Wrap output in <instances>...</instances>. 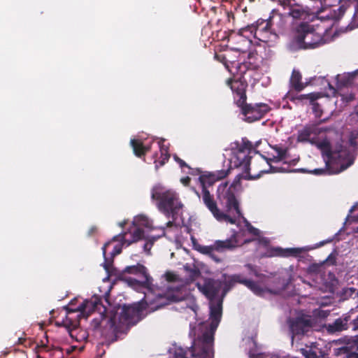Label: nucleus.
I'll return each mask as SVG.
<instances>
[{
  "label": "nucleus",
  "instance_id": "4",
  "mask_svg": "<svg viewBox=\"0 0 358 358\" xmlns=\"http://www.w3.org/2000/svg\"><path fill=\"white\" fill-rule=\"evenodd\" d=\"M293 42L299 49H315L325 43V40L315 31L313 25L301 22L294 29Z\"/></svg>",
  "mask_w": 358,
  "mask_h": 358
},
{
  "label": "nucleus",
  "instance_id": "14",
  "mask_svg": "<svg viewBox=\"0 0 358 358\" xmlns=\"http://www.w3.org/2000/svg\"><path fill=\"white\" fill-rule=\"evenodd\" d=\"M227 84L230 87L234 97L236 104L242 106L247 101L246 90L248 83L245 80L241 78L232 79L229 78Z\"/></svg>",
  "mask_w": 358,
  "mask_h": 358
},
{
  "label": "nucleus",
  "instance_id": "63",
  "mask_svg": "<svg viewBox=\"0 0 358 358\" xmlns=\"http://www.w3.org/2000/svg\"><path fill=\"white\" fill-rule=\"evenodd\" d=\"M317 268V266H315V265H313V266H311V267H310V268H311V269H313V268Z\"/></svg>",
  "mask_w": 358,
  "mask_h": 358
},
{
  "label": "nucleus",
  "instance_id": "38",
  "mask_svg": "<svg viewBox=\"0 0 358 358\" xmlns=\"http://www.w3.org/2000/svg\"><path fill=\"white\" fill-rule=\"evenodd\" d=\"M273 150L277 152V154H278L277 155L278 156L279 159H285L287 158V148H282L278 145H275L273 147Z\"/></svg>",
  "mask_w": 358,
  "mask_h": 358
},
{
  "label": "nucleus",
  "instance_id": "16",
  "mask_svg": "<svg viewBox=\"0 0 358 358\" xmlns=\"http://www.w3.org/2000/svg\"><path fill=\"white\" fill-rule=\"evenodd\" d=\"M196 287L199 291L209 299L210 302H211L215 301V299L218 295L222 288V283L220 281L213 278H206L202 284L197 282Z\"/></svg>",
  "mask_w": 358,
  "mask_h": 358
},
{
  "label": "nucleus",
  "instance_id": "20",
  "mask_svg": "<svg viewBox=\"0 0 358 358\" xmlns=\"http://www.w3.org/2000/svg\"><path fill=\"white\" fill-rule=\"evenodd\" d=\"M102 306L101 299L97 296H92L89 300H85L78 308L83 316L87 317L92 312L100 310Z\"/></svg>",
  "mask_w": 358,
  "mask_h": 358
},
{
  "label": "nucleus",
  "instance_id": "43",
  "mask_svg": "<svg viewBox=\"0 0 358 358\" xmlns=\"http://www.w3.org/2000/svg\"><path fill=\"white\" fill-rule=\"evenodd\" d=\"M249 358H265L264 353L257 352L255 349H250L248 352Z\"/></svg>",
  "mask_w": 358,
  "mask_h": 358
},
{
  "label": "nucleus",
  "instance_id": "3",
  "mask_svg": "<svg viewBox=\"0 0 358 358\" xmlns=\"http://www.w3.org/2000/svg\"><path fill=\"white\" fill-rule=\"evenodd\" d=\"M253 149L252 143L246 138H242L241 142L236 141L232 147V157L230 163L234 167H242L243 171L237 176L238 181L240 178L245 180H254L260 177V174L251 175L249 172L251 157L250 154Z\"/></svg>",
  "mask_w": 358,
  "mask_h": 358
},
{
  "label": "nucleus",
  "instance_id": "33",
  "mask_svg": "<svg viewBox=\"0 0 358 358\" xmlns=\"http://www.w3.org/2000/svg\"><path fill=\"white\" fill-rule=\"evenodd\" d=\"M173 159L179 164L181 169L187 168L189 170V171L188 172L189 174L195 175L200 174L201 173V171L199 169H194L191 168L184 160L180 159L178 155H174Z\"/></svg>",
  "mask_w": 358,
  "mask_h": 358
},
{
  "label": "nucleus",
  "instance_id": "39",
  "mask_svg": "<svg viewBox=\"0 0 358 358\" xmlns=\"http://www.w3.org/2000/svg\"><path fill=\"white\" fill-rule=\"evenodd\" d=\"M235 282L233 280L232 277L230 275L228 278V280H225L224 282V287L223 289V296L229 290L231 289L234 285Z\"/></svg>",
  "mask_w": 358,
  "mask_h": 358
},
{
  "label": "nucleus",
  "instance_id": "10",
  "mask_svg": "<svg viewBox=\"0 0 358 358\" xmlns=\"http://www.w3.org/2000/svg\"><path fill=\"white\" fill-rule=\"evenodd\" d=\"M134 225L136 227L132 231H127L123 234L122 241L129 245L134 243L145 238L144 231L142 227L149 229H152V221L143 215L136 216L134 221Z\"/></svg>",
  "mask_w": 358,
  "mask_h": 358
},
{
  "label": "nucleus",
  "instance_id": "45",
  "mask_svg": "<svg viewBox=\"0 0 358 358\" xmlns=\"http://www.w3.org/2000/svg\"><path fill=\"white\" fill-rule=\"evenodd\" d=\"M164 140L162 139L159 141V150L161 154H169V147L164 145Z\"/></svg>",
  "mask_w": 358,
  "mask_h": 358
},
{
  "label": "nucleus",
  "instance_id": "31",
  "mask_svg": "<svg viewBox=\"0 0 358 358\" xmlns=\"http://www.w3.org/2000/svg\"><path fill=\"white\" fill-rule=\"evenodd\" d=\"M301 248H287L283 250L282 248H278L275 250V255L281 256V257H289V256H294L296 257L302 252Z\"/></svg>",
  "mask_w": 358,
  "mask_h": 358
},
{
  "label": "nucleus",
  "instance_id": "48",
  "mask_svg": "<svg viewBox=\"0 0 358 358\" xmlns=\"http://www.w3.org/2000/svg\"><path fill=\"white\" fill-rule=\"evenodd\" d=\"M101 320L99 318L93 319L91 322V326L94 329H96L100 327Z\"/></svg>",
  "mask_w": 358,
  "mask_h": 358
},
{
  "label": "nucleus",
  "instance_id": "6",
  "mask_svg": "<svg viewBox=\"0 0 358 358\" xmlns=\"http://www.w3.org/2000/svg\"><path fill=\"white\" fill-rule=\"evenodd\" d=\"M247 31L255 38L264 43L275 41L278 37L266 20L263 19H259L255 23L240 29L238 33L240 36H245Z\"/></svg>",
  "mask_w": 358,
  "mask_h": 358
},
{
  "label": "nucleus",
  "instance_id": "52",
  "mask_svg": "<svg viewBox=\"0 0 358 358\" xmlns=\"http://www.w3.org/2000/svg\"><path fill=\"white\" fill-rule=\"evenodd\" d=\"M153 245V242H150V243H145L143 245V249L145 252H149L152 246Z\"/></svg>",
  "mask_w": 358,
  "mask_h": 358
},
{
  "label": "nucleus",
  "instance_id": "11",
  "mask_svg": "<svg viewBox=\"0 0 358 358\" xmlns=\"http://www.w3.org/2000/svg\"><path fill=\"white\" fill-rule=\"evenodd\" d=\"M314 145L328 157L329 161L344 163L343 162L345 159L348 161V159H352L349 150L341 145L338 148L333 150L331 143L327 138H324L319 142L316 140V144Z\"/></svg>",
  "mask_w": 358,
  "mask_h": 358
},
{
  "label": "nucleus",
  "instance_id": "60",
  "mask_svg": "<svg viewBox=\"0 0 358 358\" xmlns=\"http://www.w3.org/2000/svg\"><path fill=\"white\" fill-rule=\"evenodd\" d=\"M109 267H110V264H108V263H105L104 264V268L106 271H108L109 270Z\"/></svg>",
  "mask_w": 358,
  "mask_h": 358
},
{
  "label": "nucleus",
  "instance_id": "19",
  "mask_svg": "<svg viewBox=\"0 0 358 358\" xmlns=\"http://www.w3.org/2000/svg\"><path fill=\"white\" fill-rule=\"evenodd\" d=\"M322 131V129L318 127L317 124H307L298 131L297 141L301 143L308 142L312 145L316 144L317 136Z\"/></svg>",
  "mask_w": 358,
  "mask_h": 358
},
{
  "label": "nucleus",
  "instance_id": "27",
  "mask_svg": "<svg viewBox=\"0 0 358 358\" xmlns=\"http://www.w3.org/2000/svg\"><path fill=\"white\" fill-rule=\"evenodd\" d=\"M250 289L255 294L259 296H264L266 294H277L278 292L273 291L271 289L262 287L258 282L250 280L249 285L247 287Z\"/></svg>",
  "mask_w": 358,
  "mask_h": 358
},
{
  "label": "nucleus",
  "instance_id": "54",
  "mask_svg": "<svg viewBox=\"0 0 358 358\" xmlns=\"http://www.w3.org/2000/svg\"><path fill=\"white\" fill-rule=\"evenodd\" d=\"M248 230H249V231L251 234H252L254 235H258L259 234V230L257 228H255V227H254L252 226H250L249 227Z\"/></svg>",
  "mask_w": 358,
  "mask_h": 358
},
{
  "label": "nucleus",
  "instance_id": "34",
  "mask_svg": "<svg viewBox=\"0 0 358 358\" xmlns=\"http://www.w3.org/2000/svg\"><path fill=\"white\" fill-rule=\"evenodd\" d=\"M336 355H346V358H358L357 352L349 351L348 346H343L335 350Z\"/></svg>",
  "mask_w": 358,
  "mask_h": 358
},
{
  "label": "nucleus",
  "instance_id": "41",
  "mask_svg": "<svg viewBox=\"0 0 358 358\" xmlns=\"http://www.w3.org/2000/svg\"><path fill=\"white\" fill-rule=\"evenodd\" d=\"M342 100L346 103H350L354 101L356 98V95L352 92H347L341 94Z\"/></svg>",
  "mask_w": 358,
  "mask_h": 358
},
{
  "label": "nucleus",
  "instance_id": "5",
  "mask_svg": "<svg viewBox=\"0 0 358 358\" xmlns=\"http://www.w3.org/2000/svg\"><path fill=\"white\" fill-rule=\"evenodd\" d=\"M213 351V345L208 343V341L202 336H199L194 339L190 348H176L174 358H203L204 355H207V354Z\"/></svg>",
  "mask_w": 358,
  "mask_h": 358
},
{
  "label": "nucleus",
  "instance_id": "49",
  "mask_svg": "<svg viewBox=\"0 0 358 358\" xmlns=\"http://www.w3.org/2000/svg\"><path fill=\"white\" fill-rule=\"evenodd\" d=\"M201 275V272L198 269H192L190 273V278L192 280L197 278Z\"/></svg>",
  "mask_w": 358,
  "mask_h": 358
},
{
  "label": "nucleus",
  "instance_id": "25",
  "mask_svg": "<svg viewBox=\"0 0 358 358\" xmlns=\"http://www.w3.org/2000/svg\"><path fill=\"white\" fill-rule=\"evenodd\" d=\"M289 84L291 87L297 92L302 91L307 86V83L302 82L301 73L296 70H293Z\"/></svg>",
  "mask_w": 358,
  "mask_h": 358
},
{
  "label": "nucleus",
  "instance_id": "35",
  "mask_svg": "<svg viewBox=\"0 0 358 358\" xmlns=\"http://www.w3.org/2000/svg\"><path fill=\"white\" fill-rule=\"evenodd\" d=\"M347 8V6L345 5H341L338 9L333 10V13H331V17L335 21L340 20L344 15Z\"/></svg>",
  "mask_w": 358,
  "mask_h": 358
},
{
  "label": "nucleus",
  "instance_id": "50",
  "mask_svg": "<svg viewBox=\"0 0 358 358\" xmlns=\"http://www.w3.org/2000/svg\"><path fill=\"white\" fill-rule=\"evenodd\" d=\"M338 82L340 83L341 85L345 86L350 83V78H339V76H337Z\"/></svg>",
  "mask_w": 358,
  "mask_h": 358
},
{
  "label": "nucleus",
  "instance_id": "29",
  "mask_svg": "<svg viewBox=\"0 0 358 358\" xmlns=\"http://www.w3.org/2000/svg\"><path fill=\"white\" fill-rule=\"evenodd\" d=\"M262 157L264 158L267 164L269 165V169L268 170H261L258 174H260V176L264 173H278V172H283L284 169L282 167H278L275 166H272L271 164V162H279L280 161L284 160V159H279L278 156H273L272 158H267L263 155H262Z\"/></svg>",
  "mask_w": 358,
  "mask_h": 358
},
{
  "label": "nucleus",
  "instance_id": "40",
  "mask_svg": "<svg viewBox=\"0 0 358 358\" xmlns=\"http://www.w3.org/2000/svg\"><path fill=\"white\" fill-rule=\"evenodd\" d=\"M351 329L353 331H358V314L354 316L350 314Z\"/></svg>",
  "mask_w": 358,
  "mask_h": 358
},
{
  "label": "nucleus",
  "instance_id": "42",
  "mask_svg": "<svg viewBox=\"0 0 358 358\" xmlns=\"http://www.w3.org/2000/svg\"><path fill=\"white\" fill-rule=\"evenodd\" d=\"M279 5L282 6L284 9L289 8L292 6L295 3V0H278Z\"/></svg>",
  "mask_w": 358,
  "mask_h": 358
},
{
  "label": "nucleus",
  "instance_id": "37",
  "mask_svg": "<svg viewBox=\"0 0 358 358\" xmlns=\"http://www.w3.org/2000/svg\"><path fill=\"white\" fill-rule=\"evenodd\" d=\"M233 278V280L235 283L243 284L245 286L248 287L251 280H248L245 278L241 274H234L231 275Z\"/></svg>",
  "mask_w": 358,
  "mask_h": 358
},
{
  "label": "nucleus",
  "instance_id": "59",
  "mask_svg": "<svg viewBox=\"0 0 358 358\" xmlns=\"http://www.w3.org/2000/svg\"><path fill=\"white\" fill-rule=\"evenodd\" d=\"M109 243H106L103 248H102V250H103V255H106V247L108 245Z\"/></svg>",
  "mask_w": 358,
  "mask_h": 358
},
{
  "label": "nucleus",
  "instance_id": "61",
  "mask_svg": "<svg viewBox=\"0 0 358 358\" xmlns=\"http://www.w3.org/2000/svg\"><path fill=\"white\" fill-rule=\"evenodd\" d=\"M166 224H167V227H172L173 222L172 221H169Z\"/></svg>",
  "mask_w": 358,
  "mask_h": 358
},
{
  "label": "nucleus",
  "instance_id": "2",
  "mask_svg": "<svg viewBox=\"0 0 358 358\" xmlns=\"http://www.w3.org/2000/svg\"><path fill=\"white\" fill-rule=\"evenodd\" d=\"M152 199L158 201L159 210L168 218L174 221L182 207L178 194L173 189H166L161 185H157L152 189Z\"/></svg>",
  "mask_w": 358,
  "mask_h": 358
},
{
  "label": "nucleus",
  "instance_id": "21",
  "mask_svg": "<svg viewBox=\"0 0 358 358\" xmlns=\"http://www.w3.org/2000/svg\"><path fill=\"white\" fill-rule=\"evenodd\" d=\"M306 348H301V352L305 358H330L327 350L320 348L316 342L310 345H306Z\"/></svg>",
  "mask_w": 358,
  "mask_h": 358
},
{
  "label": "nucleus",
  "instance_id": "30",
  "mask_svg": "<svg viewBox=\"0 0 358 358\" xmlns=\"http://www.w3.org/2000/svg\"><path fill=\"white\" fill-rule=\"evenodd\" d=\"M288 15L294 19H305L308 15V12L303 6L297 4L296 2L289 8Z\"/></svg>",
  "mask_w": 358,
  "mask_h": 358
},
{
  "label": "nucleus",
  "instance_id": "18",
  "mask_svg": "<svg viewBox=\"0 0 358 358\" xmlns=\"http://www.w3.org/2000/svg\"><path fill=\"white\" fill-rule=\"evenodd\" d=\"M129 273L138 275L141 280L138 281L145 288H150L152 285V278L148 273L146 267L141 264L126 266L122 271V274Z\"/></svg>",
  "mask_w": 358,
  "mask_h": 358
},
{
  "label": "nucleus",
  "instance_id": "9",
  "mask_svg": "<svg viewBox=\"0 0 358 358\" xmlns=\"http://www.w3.org/2000/svg\"><path fill=\"white\" fill-rule=\"evenodd\" d=\"M145 309L146 305L143 302L124 305L119 316L120 322L127 327L136 324L144 317Z\"/></svg>",
  "mask_w": 358,
  "mask_h": 358
},
{
  "label": "nucleus",
  "instance_id": "62",
  "mask_svg": "<svg viewBox=\"0 0 358 358\" xmlns=\"http://www.w3.org/2000/svg\"><path fill=\"white\" fill-rule=\"evenodd\" d=\"M251 341L252 342L253 345L256 348V347H257V343H256V342H255L253 339H251Z\"/></svg>",
  "mask_w": 358,
  "mask_h": 358
},
{
  "label": "nucleus",
  "instance_id": "15",
  "mask_svg": "<svg viewBox=\"0 0 358 358\" xmlns=\"http://www.w3.org/2000/svg\"><path fill=\"white\" fill-rule=\"evenodd\" d=\"M354 310L343 313L333 322L324 324V329L329 334H336L351 329L350 314H354Z\"/></svg>",
  "mask_w": 358,
  "mask_h": 358
},
{
  "label": "nucleus",
  "instance_id": "47",
  "mask_svg": "<svg viewBox=\"0 0 358 358\" xmlns=\"http://www.w3.org/2000/svg\"><path fill=\"white\" fill-rule=\"evenodd\" d=\"M357 289L354 287H348L344 289L343 294L346 297H352Z\"/></svg>",
  "mask_w": 358,
  "mask_h": 358
},
{
  "label": "nucleus",
  "instance_id": "13",
  "mask_svg": "<svg viewBox=\"0 0 358 358\" xmlns=\"http://www.w3.org/2000/svg\"><path fill=\"white\" fill-rule=\"evenodd\" d=\"M313 320L308 315L298 316L289 320V327L292 333V340L297 336H304L311 331Z\"/></svg>",
  "mask_w": 358,
  "mask_h": 358
},
{
  "label": "nucleus",
  "instance_id": "24",
  "mask_svg": "<svg viewBox=\"0 0 358 358\" xmlns=\"http://www.w3.org/2000/svg\"><path fill=\"white\" fill-rule=\"evenodd\" d=\"M266 21L271 28L274 29V32L276 34L283 28L284 23L282 22V15L275 9L271 11L270 16L266 19Z\"/></svg>",
  "mask_w": 358,
  "mask_h": 358
},
{
  "label": "nucleus",
  "instance_id": "53",
  "mask_svg": "<svg viewBox=\"0 0 358 358\" xmlns=\"http://www.w3.org/2000/svg\"><path fill=\"white\" fill-rule=\"evenodd\" d=\"M333 240H334V238H328L327 240L320 241L319 243L317 244V247L323 246V245H324L327 243H329L332 242Z\"/></svg>",
  "mask_w": 358,
  "mask_h": 358
},
{
  "label": "nucleus",
  "instance_id": "57",
  "mask_svg": "<svg viewBox=\"0 0 358 358\" xmlns=\"http://www.w3.org/2000/svg\"><path fill=\"white\" fill-rule=\"evenodd\" d=\"M203 358H214V351L210 354H207V355H204Z\"/></svg>",
  "mask_w": 358,
  "mask_h": 358
},
{
  "label": "nucleus",
  "instance_id": "44",
  "mask_svg": "<svg viewBox=\"0 0 358 358\" xmlns=\"http://www.w3.org/2000/svg\"><path fill=\"white\" fill-rule=\"evenodd\" d=\"M325 262L329 265H335L336 264V254L331 253L326 259Z\"/></svg>",
  "mask_w": 358,
  "mask_h": 358
},
{
  "label": "nucleus",
  "instance_id": "32",
  "mask_svg": "<svg viewBox=\"0 0 358 358\" xmlns=\"http://www.w3.org/2000/svg\"><path fill=\"white\" fill-rule=\"evenodd\" d=\"M257 53L256 52H250L248 59L245 61L250 70L255 71L259 68V63L257 61Z\"/></svg>",
  "mask_w": 358,
  "mask_h": 358
},
{
  "label": "nucleus",
  "instance_id": "51",
  "mask_svg": "<svg viewBox=\"0 0 358 358\" xmlns=\"http://www.w3.org/2000/svg\"><path fill=\"white\" fill-rule=\"evenodd\" d=\"M190 181H191V178L189 176H186V177L182 178L180 179V182L185 186H188L189 185V183H190Z\"/></svg>",
  "mask_w": 358,
  "mask_h": 358
},
{
  "label": "nucleus",
  "instance_id": "1",
  "mask_svg": "<svg viewBox=\"0 0 358 358\" xmlns=\"http://www.w3.org/2000/svg\"><path fill=\"white\" fill-rule=\"evenodd\" d=\"M229 170H221L215 173L203 172L199 178L201 186V199L206 208L213 214V217L219 222H225L235 224L236 219L241 216L239 203L234 193V185L228 187V183L220 184L217 189V199L220 203L224 208L225 212L221 211L215 201L213 196L210 194L209 187L215 182L227 176ZM199 197L200 194L194 191Z\"/></svg>",
  "mask_w": 358,
  "mask_h": 358
},
{
  "label": "nucleus",
  "instance_id": "12",
  "mask_svg": "<svg viewBox=\"0 0 358 358\" xmlns=\"http://www.w3.org/2000/svg\"><path fill=\"white\" fill-rule=\"evenodd\" d=\"M241 113L245 117V120L252 122L263 118L270 110L271 107L264 103H257L255 104L245 102L239 106Z\"/></svg>",
  "mask_w": 358,
  "mask_h": 358
},
{
  "label": "nucleus",
  "instance_id": "58",
  "mask_svg": "<svg viewBox=\"0 0 358 358\" xmlns=\"http://www.w3.org/2000/svg\"><path fill=\"white\" fill-rule=\"evenodd\" d=\"M358 343V336L354 337L352 338V345H357Z\"/></svg>",
  "mask_w": 358,
  "mask_h": 358
},
{
  "label": "nucleus",
  "instance_id": "28",
  "mask_svg": "<svg viewBox=\"0 0 358 358\" xmlns=\"http://www.w3.org/2000/svg\"><path fill=\"white\" fill-rule=\"evenodd\" d=\"M130 144L133 148L134 153L138 157L145 156V154L150 150V145H144L143 142L138 139H131Z\"/></svg>",
  "mask_w": 358,
  "mask_h": 358
},
{
  "label": "nucleus",
  "instance_id": "46",
  "mask_svg": "<svg viewBox=\"0 0 358 358\" xmlns=\"http://www.w3.org/2000/svg\"><path fill=\"white\" fill-rule=\"evenodd\" d=\"M165 277L166 280L169 282H175L177 280V275L169 271L165 273Z\"/></svg>",
  "mask_w": 358,
  "mask_h": 358
},
{
  "label": "nucleus",
  "instance_id": "36",
  "mask_svg": "<svg viewBox=\"0 0 358 358\" xmlns=\"http://www.w3.org/2000/svg\"><path fill=\"white\" fill-rule=\"evenodd\" d=\"M170 154H161L159 159H155V169H158L160 166H164L169 159Z\"/></svg>",
  "mask_w": 358,
  "mask_h": 358
},
{
  "label": "nucleus",
  "instance_id": "17",
  "mask_svg": "<svg viewBox=\"0 0 358 358\" xmlns=\"http://www.w3.org/2000/svg\"><path fill=\"white\" fill-rule=\"evenodd\" d=\"M179 288L168 287L166 290L162 291L155 294L154 302L157 308H161L173 302L180 301Z\"/></svg>",
  "mask_w": 358,
  "mask_h": 358
},
{
  "label": "nucleus",
  "instance_id": "56",
  "mask_svg": "<svg viewBox=\"0 0 358 358\" xmlns=\"http://www.w3.org/2000/svg\"><path fill=\"white\" fill-rule=\"evenodd\" d=\"M76 349L75 347H70V348H68L67 349H66V353L68 355L71 354V352H73L74 350Z\"/></svg>",
  "mask_w": 358,
  "mask_h": 358
},
{
  "label": "nucleus",
  "instance_id": "55",
  "mask_svg": "<svg viewBox=\"0 0 358 358\" xmlns=\"http://www.w3.org/2000/svg\"><path fill=\"white\" fill-rule=\"evenodd\" d=\"M249 270H250L256 276L257 275V271L255 269L252 265L248 264L245 265Z\"/></svg>",
  "mask_w": 358,
  "mask_h": 358
},
{
  "label": "nucleus",
  "instance_id": "22",
  "mask_svg": "<svg viewBox=\"0 0 358 358\" xmlns=\"http://www.w3.org/2000/svg\"><path fill=\"white\" fill-rule=\"evenodd\" d=\"M319 98V96L315 93H310L306 94H300V95H292L291 92L289 93V99L292 102L303 101L304 100H308L310 104L313 105V110L316 116H320L321 110L320 108V104L315 101Z\"/></svg>",
  "mask_w": 358,
  "mask_h": 358
},
{
  "label": "nucleus",
  "instance_id": "64",
  "mask_svg": "<svg viewBox=\"0 0 358 358\" xmlns=\"http://www.w3.org/2000/svg\"><path fill=\"white\" fill-rule=\"evenodd\" d=\"M350 143H351L352 145H353L355 143V141L353 139H351L350 140Z\"/></svg>",
  "mask_w": 358,
  "mask_h": 358
},
{
  "label": "nucleus",
  "instance_id": "23",
  "mask_svg": "<svg viewBox=\"0 0 358 358\" xmlns=\"http://www.w3.org/2000/svg\"><path fill=\"white\" fill-rule=\"evenodd\" d=\"M334 163H336V162L327 160L326 162V168L325 169H315L314 170H313L311 171V173L315 175H323V174H326V173H329V174L338 173L345 170L349 166H350L353 164V159H348V160L346 163H339L340 168L335 171H332V170H331V164H334ZM338 162H336V164H338Z\"/></svg>",
  "mask_w": 358,
  "mask_h": 358
},
{
  "label": "nucleus",
  "instance_id": "8",
  "mask_svg": "<svg viewBox=\"0 0 358 358\" xmlns=\"http://www.w3.org/2000/svg\"><path fill=\"white\" fill-rule=\"evenodd\" d=\"M238 242L236 234H234L229 238L224 241H215L211 245H199L196 250L200 253L208 255L215 262H220L221 259L215 255V252H224L227 250H232L238 246Z\"/></svg>",
  "mask_w": 358,
  "mask_h": 358
},
{
  "label": "nucleus",
  "instance_id": "26",
  "mask_svg": "<svg viewBox=\"0 0 358 358\" xmlns=\"http://www.w3.org/2000/svg\"><path fill=\"white\" fill-rule=\"evenodd\" d=\"M250 70V67L245 61L243 62H233L231 64V69L229 71L234 75H236L238 78L244 79V75L246 72Z\"/></svg>",
  "mask_w": 358,
  "mask_h": 358
},
{
  "label": "nucleus",
  "instance_id": "7",
  "mask_svg": "<svg viewBox=\"0 0 358 358\" xmlns=\"http://www.w3.org/2000/svg\"><path fill=\"white\" fill-rule=\"evenodd\" d=\"M210 306V323L203 324L201 336L204 337L208 343L214 345V335L220 322L222 315V299L209 303Z\"/></svg>",
  "mask_w": 358,
  "mask_h": 358
}]
</instances>
